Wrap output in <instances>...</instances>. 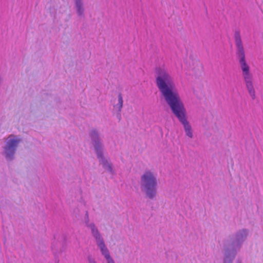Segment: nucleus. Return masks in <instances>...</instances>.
<instances>
[{"mask_svg":"<svg viewBox=\"0 0 263 263\" xmlns=\"http://www.w3.org/2000/svg\"><path fill=\"white\" fill-rule=\"evenodd\" d=\"M74 9L77 14L79 17L85 16V9L83 0H73Z\"/></svg>","mask_w":263,"mask_h":263,"instance_id":"obj_9","label":"nucleus"},{"mask_svg":"<svg viewBox=\"0 0 263 263\" xmlns=\"http://www.w3.org/2000/svg\"><path fill=\"white\" fill-rule=\"evenodd\" d=\"M237 263H241V261L239 260H237Z\"/></svg>","mask_w":263,"mask_h":263,"instance_id":"obj_13","label":"nucleus"},{"mask_svg":"<svg viewBox=\"0 0 263 263\" xmlns=\"http://www.w3.org/2000/svg\"><path fill=\"white\" fill-rule=\"evenodd\" d=\"M89 135L94 147L97 157L99 159L100 163L102 165L103 167L105 170L109 173L114 174L115 172L112 163L109 162L104 156V145L102 143V140L99 136L98 131L96 129L93 128L90 130Z\"/></svg>","mask_w":263,"mask_h":263,"instance_id":"obj_5","label":"nucleus"},{"mask_svg":"<svg viewBox=\"0 0 263 263\" xmlns=\"http://www.w3.org/2000/svg\"><path fill=\"white\" fill-rule=\"evenodd\" d=\"M21 141L22 140L16 135L11 134L8 136L5 145L2 147V153L7 161H12L14 159L17 147Z\"/></svg>","mask_w":263,"mask_h":263,"instance_id":"obj_6","label":"nucleus"},{"mask_svg":"<svg viewBox=\"0 0 263 263\" xmlns=\"http://www.w3.org/2000/svg\"><path fill=\"white\" fill-rule=\"evenodd\" d=\"M248 235V230L243 229L236 232L234 235L229 236L224 244L223 263H233Z\"/></svg>","mask_w":263,"mask_h":263,"instance_id":"obj_3","label":"nucleus"},{"mask_svg":"<svg viewBox=\"0 0 263 263\" xmlns=\"http://www.w3.org/2000/svg\"><path fill=\"white\" fill-rule=\"evenodd\" d=\"M234 39L236 44V55L242 72V76L247 90L253 100L255 99V91L252 83L253 77L250 71V67L246 61L245 50L239 30L235 31Z\"/></svg>","mask_w":263,"mask_h":263,"instance_id":"obj_2","label":"nucleus"},{"mask_svg":"<svg viewBox=\"0 0 263 263\" xmlns=\"http://www.w3.org/2000/svg\"><path fill=\"white\" fill-rule=\"evenodd\" d=\"M155 78L159 91L172 113L183 125L185 135L192 138L193 129L187 120L186 110L177 89L173 77L166 69L159 67L155 69Z\"/></svg>","mask_w":263,"mask_h":263,"instance_id":"obj_1","label":"nucleus"},{"mask_svg":"<svg viewBox=\"0 0 263 263\" xmlns=\"http://www.w3.org/2000/svg\"><path fill=\"white\" fill-rule=\"evenodd\" d=\"M102 255L104 256L107 263H115L114 260L111 257L109 251H106V252L102 254Z\"/></svg>","mask_w":263,"mask_h":263,"instance_id":"obj_11","label":"nucleus"},{"mask_svg":"<svg viewBox=\"0 0 263 263\" xmlns=\"http://www.w3.org/2000/svg\"><path fill=\"white\" fill-rule=\"evenodd\" d=\"M88 261L89 263H97L95 260V259L92 257L91 256H89L88 257Z\"/></svg>","mask_w":263,"mask_h":263,"instance_id":"obj_12","label":"nucleus"},{"mask_svg":"<svg viewBox=\"0 0 263 263\" xmlns=\"http://www.w3.org/2000/svg\"><path fill=\"white\" fill-rule=\"evenodd\" d=\"M66 239L64 236L58 235L54 236V240L52 243L51 248L55 256L59 252L64 251V245Z\"/></svg>","mask_w":263,"mask_h":263,"instance_id":"obj_8","label":"nucleus"},{"mask_svg":"<svg viewBox=\"0 0 263 263\" xmlns=\"http://www.w3.org/2000/svg\"><path fill=\"white\" fill-rule=\"evenodd\" d=\"M118 103L114 106L115 108H116L118 110V114H117V118L119 119V121L121 120V115L120 112L121 111L122 108L123 107V100L122 98V95L121 93H120L118 95Z\"/></svg>","mask_w":263,"mask_h":263,"instance_id":"obj_10","label":"nucleus"},{"mask_svg":"<svg viewBox=\"0 0 263 263\" xmlns=\"http://www.w3.org/2000/svg\"><path fill=\"white\" fill-rule=\"evenodd\" d=\"M85 222L86 226L90 229L91 231V234L93 237L95 238L96 243L100 250L101 254H103L106 251H108V249L106 247L103 238L101 236L100 233L99 232L98 229L96 228L94 223H89V220L88 217V212H86L85 214Z\"/></svg>","mask_w":263,"mask_h":263,"instance_id":"obj_7","label":"nucleus"},{"mask_svg":"<svg viewBox=\"0 0 263 263\" xmlns=\"http://www.w3.org/2000/svg\"><path fill=\"white\" fill-rule=\"evenodd\" d=\"M140 189L146 198L153 200L157 194L158 181L156 175L150 170H146L140 177Z\"/></svg>","mask_w":263,"mask_h":263,"instance_id":"obj_4","label":"nucleus"}]
</instances>
